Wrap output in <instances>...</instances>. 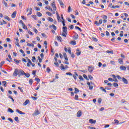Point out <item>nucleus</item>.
I'll return each instance as SVG.
<instances>
[{"mask_svg":"<svg viewBox=\"0 0 129 129\" xmlns=\"http://www.w3.org/2000/svg\"><path fill=\"white\" fill-rule=\"evenodd\" d=\"M13 76L17 77L18 75L19 77V69H16L15 70L13 74Z\"/></svg>","mask_w":129,"mask_h":129,"instance_id":"nucleus-1","label":"nucleus"},{"mask_svg":"<svg viewBox=\"0 0 129 129\" xmlns=\"http://www.w3.org/2000/svg\"><path fill=\"white\" fill-rule=\"evenodd\" d=\"M88 70L90 72V73H92V72H93V70H94V67H92V66H90L88 67Z\"/></svg>","mask_w":129,"mask_h":129,"instance_id":"nucleus-2","label":"nucleus"},{"mask_svg":"<svg viewBox=\"0 0 129 129\" xmlns=\"http://www.w3.org/2000/svg\"><path fill=\"white\" fill-rule=\"evenodd\" d=\"M51 7L53 9V11H57V8L56 7V5L55 4V2H53L51 4Z\"/></svg>","mask_w":129,"mask_h":129,"instance_id":"nucleus-3","label":"nucleus"},{"mask_svg":"<svg viewBox=\"0 0 129 129\" xmlns=\"http://www.w3.org/2000/svg\"><path fill=\"white\" fill-rule=\"evenodd\" d=\"M19 77H21V75H24L25 74V72L22 70H19Z\"/></svg>","mask_w":129,"mask_h":129,"instance_id":"nucleus-4","label":"nucleus"},{"mask_svg":"<svg viewBox=\"0 0 129 129\" xmlns=\"http://www.w3.org/2000/svg\"><path fill=\"white\" fill-rule=\"evenodd\" d=\"M81 115H82V112L81 111V110L78 111L77 113V117H80Z\"/></svg>","mask_w":129,"mask_h":129,"instance_id":"nucleus-5","label":"nucleus"},{"mask_svg":"<svg viewBox=\"0 0 129 129\" xmlns=\"http://www.w3.org/2000/svg\"><path fill=\"white\" fill-rule=\"evenodd\" d=\"M122 81L124 83V84H127L128 83L127 80L125 78L122 77Z\"/></svg>","mask_w":129,"mask_h":129,"instance_id":"nucleus-6","label":"nucleus"},{"mask_svg":"<svg viewBox=\"0 0 129 129\" xmlns=\"http://www.w3.org/2000/svg\"><path fill=\"white\" fill-rule=\"evenodd\" d=\"M119 69L122 71H125V70H126V68L123 66H121L119 67Z\"/></svg>","mask_w":129,"mask_h":129,"instance_id":"nucleus-7","label":"nucleus"},{"mask_svg":"<svg viewBox=\"0 0 129 129\" xmlns=\"http://www.w3.org/2000/svg\"><path fill=\"white\" fill-rule=\"evenodd\" d=\"M89 122H90V123L92 124L93 123H96V120H94L92 119H89Z\"/></svg>","mask_w":129,"mask_h":129,"instance_id":"nucleus-8","label":"nucleus"},{"mask_svg":"<svg viewBox=\"0 0 129 129\" xmlns=\"http://www.w3.org/2000/svg\"><path fill=\"white\" fill-rule=\"evenodd\" d=\"M80 51V50L79 48H77V49H76V51H77V52H76L77 56H80V54H81V51Z\"/></svg>","mask_w":129,"mask_h":129,"instance_id":"nucleus-9","label":"nucleus"},{"mask_svg":"<svg viewBox=\"0 0 129 129\" xmlns=\"http://www.w3.org/2000/svg\"><path fill=\"white\" fill-rule=\"evenodd\" d=\"M112 77L115 79V80H113L112 81H115V82H118V81H117V79H116V76H115V75H112Z\"/></svg>","mask_w":129,"mask_h":129,"instance_id":"nucleus-10","label":"nucleus"},{"mask_svg":"<svg viewBox=\"0 0 129 129\" xmlns=\"http://www.w3.org/2000/svg\"><path fill=\"white\" fill-rule=\"evenodd\" d=\"M62 30H63V33H64L65 34H67V27H62Z\"/></svg>","mask_w":129,"mask_h":129,"instance_id":"nucleus-11","label":"nucleus"},{"mask_svg":"<svg viewBox=\"0 0 129 129\" xmlns=\"http://www.w3.org/2000/svg\"><path fill=\"white\" fill-rule=\"evenodd\" d=\"M16 15H17V11H15V12L12 14V18H13V19H15V18H16Z\"/></svg>","mask_w":129,"mask_h":129,"instance_id":"nucleus-12","label":"nucleus"},{"mask_svg":"<svg viewBox=\"0 0 129 129\" xmlns=\"http://www.w3.org/2000/svg\"><path fill=\"white\" fill-rule=\"evenodd\" d=\"M16 112H18L20 114H25V113L24 112H23L22 111H20V110H19V109H16Z\"/></svg>","mask_w":129,"mask_h":129,"instance_id":"nucleus-13","label":"nucleus"},{"mask_svg":"<svg viewBox=\"0 0 129 129\" xmlns=\"http://www.w3.org/2000/svg\"><path fill=\"white\" fill-rule=\"evenodd\" d=\"M49 28H53V30H54L55 31L57 30V27L54 25H50Z\"/></svg>","mask_w":129,"mask_h":129,"instance_id":"nucleus-14","label":"nucleus"},{"mask_svg":"<svg viewBox=\"0 0 129 129\" xmlns=\"http://www.w3.org/2000/svg\"><path fill=\"white\" fill-rule=\"evenodd\" d=\"M38 114H40V112L39 111L36 110V111H35L34 113L33 114V115L36 116L37 115H38Z\"/></svg>","mask_w":129,"mask_h":129,"instance_id":"nucleus-15","label":"nucleus"},{"mask_svg":"<svg viewBox=\"0 0 129 129\" xmlns=\"http://www.w3.org/2000/svg\"><path fill=\"white\" fill-rule=\"evenodd\" d=\"M28 103H30V100H26L25 102L23 103V105H24V106H26V105H27Z\"/></svg>","mask_w":129,"mask_h":129,"instance_id":"nucleus-16","label":"nucleus"},{"mask_svg":"<svg viewBox=\"0 0 129 129\" xmlns=\"http://www.w3.org/2000/svg\"><path fill=\"white\" fill-rule=\"evenodd\" d=\"M77 76H78V74H77L76 72H75V75H73V77L75 80L77 79Z\"/></svg>","mask_w":129,"mask_h":129,"instance_id":"nucleus-17","label":"nucleus"},{"mask_svg":"<svg viewBox=\"0 0 129 129\" xmlns=\"http://www.w3.org/2000/svg\"><path fill=\"white\" fill-rule=\"evenodd\" d=\"M118 61L119 64H123V60H122V59L119 58L118 59Z\"/></svg>","mask_w":129,"mask_h":129,"instance_id":"nucleus-18","label":"nucleus"},{"mask_svg":"<svg viewBox=\"0 0 129 129\" xmlns=\"http://www.w3.org/2000/svg\"><path fill=\"white\" fill-rule=\"evenodd\" d=\"M2 3L4 5L6 8H8V3H7L5 1V0H3L2 1Z\"/></svg>","mask_w":129,"mask_h":129,"instance_id":"nucleus-19","label":"nucleus"},{"mask_svg":"<svg viewBox=\"0 0 129 129\" xmlns=\"http://www.w3.org/2000/svg\"><path fill=\"white\" fill-rule=\"evenodd\" d=\"M32 11H33V10L31 8H30L29 9V14H27V16H30V15H32Z\"/></svg>","mask_w":129,"mask_h":129,"instance_id":"nucleus-20","label":"nucleus"},{"mask_svg":"<svg viewBox=\"0 0 129 129\" xmlns=\"http://www.w3.org/2000/svg\"><path fill=\"white\" fill-rule=\"evenodd\" d=\"M46 15H48V16H49V17H52V13H51L49 12H46Z\"/></svg>","mask_w":129,"mask_h":129,"instance_id":"nucleus-21","label":"nucleus"},{"mask_svg":"<svg viewBox=\"0 0 129 129\" xmlns=\"http://www.w3.org/2000/svg\"><path fill=\"white\" fill-rule=\"evenodd\" d=\"M76 35L74 36V40H77V39H78V34L77 33H75Z\"/></svg>","mask_w":129,"mask_h":129,"instance_id":"nucleus-22","label":"nucleus"},{"mask_svg":"<svg viewBox=\"0 0 129 129\" xmlns=\"http://www.w3.org/2000/svg\"><path fill=\"white\" fill-rule=\"evenodd\" d=\"M47 10H49V11H50L51 12H53V9H52V8H51V7H50V6H48L45 7Z\"/></svg>","mask_w":129,"mask_h":129,"instance_id":"nucleus-23","label":"nucleus"},{"mask_svg":"<svg viewBox=\"0 0 129 129\" xmlns=\"http://www.w3.org/2000/svg\"><path fill=\"white\" fill-rule=\"evenodd\" d=\"M71 44L72 45H73V46H74V45H76V41H71Z\"/></svg>","mask_w":129,"mask_h":129,"instance_id":"nucleus-24","label":"nucleus"},{"mask_svg":"<svg viewBox=\"0 0 129 129\" xmlns=\"http://www.w3.org/2000/svg\"><path fill=\"white\" fill-rule=\"evenodd\" d=\"M79 92V90L77 89V88H75V92L74 93L76 94V93Z\"/></svg>","mask_w":129,"mask_h":129,"instance_id":"nucleus-25","label":"nucleus"},{"mask_svg":"<svg viewBox=\"0 0 129 129\" xmlns=\"http://www.w3.org/2000/svg\"><path fill=\"white\" fill-rule=\"evenodd\" d=\"M57 19L58 22H62V20H61L59 15H57Z\"/></svg>","mask_w":129,"mask_h":129,"instance_id":"nucleus-26","label":"nucleus"},{"mask_svg":"<svg viewBox=\"0 0 129 129\" xmlns=\"http://www.w3.org/2000/svg\"><path fill=\"white\" fill-rule=\"evenodd\" d=\"M8 111L9 112H11V113H13L14 112V110H13V109H11V108H8Z\"/></svg>","mask_w":129,"mask_h":129,"instance_id":"nucleus-27","label":"nucleus"},{"mask_svg":"<svg viewBox=\"0 0 129 129\" xmlns=\"http://www.w3.org/2000/svg\"><path fill=\"white\" fill-rule=\"evenodd\" d=\"M113 85L114 87H116V88L118 87V84H117V83H114L113 84Z\"/></svg>","mask_w":129,"mask_h":129,"instance_id":"nucleus-28","label":"nucleus"},{"mask_svg":"<svg viewBox=\"0 0 129 129\" xmlns=\"http://www.w3.org/2000/svg\"><path fill=\"white\" fill-rule=\"evenodd\" d=\"M24 75H25V76L27 77V78H29V77H30V74L29 73L26 74L24 73Z\"/></svg>","mask_w":129,"mask_h":129,"instance_id":"nucleus-29","label":"nucleus"},{"mask_svg":"<svg viewBox=\"0 0 129 129\" xmlns=\"http://www.w3.org/2000/svg\"><path fill=\"white\" fill-rule=\"evenodd\" d=\"M2 83H3V84H4V86H5V87H7V82L6 81H3Z\"/></svg>","mask_w":129,"mask_h":129,"instance_id":"nucleus-30","label":"nucleus"},{"mask_svg":"<svg viewBox=\"0 0 129 129\" xmlns=\"http://www.w3.org/2000/svg\"><path fill=\"white\" fill-rule=\"evenodd\" d=\"M61 70H65V67H64L63 64H61Z\"/></svg>","mask_w":129,"mask_h":129,"instance_id":"nucleus-31","label":"nucleus"},{"mask_svg":"<svg viewBox=\"0 0 129 129\" xmlns=\"http://www.w3.org/2000/svg\"><path fill=\"white\" fill-rule=\"evenodd\" d=\"M59 2L60 6H64V4H63V2H62V0H58Z\"/></svg>","mask_w":129,"mask_h":129,"instance_id":"nucleus-32","label":"nucleus"},{"mask_svg":"<svg viewBox=\"0 0 129 129\" xmlns=\"http://www.w3.org/2000/svg\"><path fill=\"white\" fill-rule=\"evenodd\" d=\"M75 29L79 30V31H80V32H82L81 28H79L78 26H75Z\"/></svg>","mask_w":129,"mask_h":129,"instance_id":"nucleus-33","label":"nucleus"},{"mask_svg":"<svg viewBox=\"0 0 129 129\" xmlns=\"http://www.w3.org/2000/svg\"><path fill=\"white\" fill-rule=\"evenodd\" d=\"M5 63V61H2L1 63H0V68H2V66H3V65H4Z\"/></svg>","mask_w":129,"mask_h":129,"instance_id":"nucleus-34","label":"nucleus"},{"mask_svg":"<svg viewBox=\"0 0 129 129\" xmlns=\"http://www.w3.org/2000/svg\"><path fill=\"white\" fill-rule=\"evenodd\" d=\"M114 121L115 122L114 123H117V124H119V121L117 119H114Z\"/></svg>","mask_w":129,"mask_h":129,"instance_id":"nucleus-35","label":"nucleus"},{"mask_svg":"<svg viewBox=\"0 0 129 129\" xmlns=\"http://www.w3.org/2000/svg\"><path fill=\"white\" fill-rule=\"evenodd\" d=\"M27 46H28V47H34V44H30V43H27Z\"/></svg>","mask_w":129,"mask_h":129,"instance_id":"nucleus-36","label":"nucleus"},{"mask_svg":"<svg viewBox=\"0 0 129 129\" xmlns=\"http://www.w3.org/2000/svg\"><path fill=\"white\" fill-rule=\"evenodd\" d=\"M37 58H38L40 63H42V60H43V59H41V57H40L39 56H38Z\"/></svg>","mask_w":129,"mask_h":129,"instance_id":"nucleus-37","label":"nucleus"},{"mask_svg":"<svg viewBox=\"0 0 129 129\" xmlns=\"http://www.w3.org/2000/svg\"><path fill=\"white\" fill-rule=\"evenodd\" d=\"M88 78L89 79H90V80H92V79H93V77L90 75H88Z\"/></svg>","mask_w":129,"mask_h":129,"instance_id":"nucleus-38","label":"nucleus"},{"mask_svg":"<svg viewBox=\"0 0 129 129\" xmlns=\"http://www.w3.org/2000/svg\"><path fill=\"white\" fill-rule=\"evenodd\" d=\"M37 15L38 17H42V14H41V13H40L39 12H37Z\"/></svg>","mask_w":129,"mask_h":129,"instance_id":"nucleus-39","label":"nucleus"},{"mask_svg":"<svg viewBox=\"0 0 129 129\" xmlns=\"http://www.w3.org/2000/svg\"><path fill=\"white\" fill-rule=\"evenodd\" d=\"M48 20L49 21V22H53L54 20L52 19L51 17H48Z\"/></svg>","mask_w":129,"mask_h":129,"instance_id":"nucleus-40","label":"nucleus"},{"mask_svg":"<svg viewBox=\"0 0 129 129\" xmlns=\"http://www.w3.org/2000/svg\"><path fill=\"white\" fill-rule=\"evenodd\" d=\"M100 89H101L102 91L104 92H106V90H105V89H104L102 87H100Z\"/></svg>","mask_w":129,"mask_h":129,"instance_id":"nucleus-41","label":"nucleus"},{"mask_svg":"<svg viewBox=\"0 0 129 129\" xmlns=\"http://www.w3.org/2000/svg\"><path fill=\"white\" fill-rule=\"evenodd\" d=\"M29 84L30 85H32L33 84V79H31L29 80Z\"/></svg>","mask_w":129,"mask_h":129,"instance_id":"nucleus-42","label":"nucleus"},{"mask_svg":"<svg viewBox=\"0 0 129 129\" xmlns=\"http://www.w3.org/2000/svg\"><path fill=\"white\" fill-rule=\"evenodd\" d=\"M83 76L84 78H85V79H86L87 80H89L88 79V78H87V76H86V75H83Z\"/></svg>","mask_w":129,"mask_h":129,"instance_id":"nucleus-43","label":"nucleus"},{"mask_svg":"<svg viewBox=\"0 0 129 129\" xmlns=\"http://www.w3.org/2000/svg\"><path fill=\"white\" fill-rule=\"evenodd\" d=\"M92 39L93 40V41H94V42H97L98 40H97V38H95V37H92Z\"/></svg>","mask_w":129,"mask_h":129,"instance_id":"nucleus-44","label":"nucleus"},{"mask_svg":"<svg viewBox=\"0 0 129 129\" xmlns=\"http://www.w3.org/2000/svg\"><path fill=\"white\" fill-rule=\"evenodd\" d=\"M8 120L10 121V122H12V123L14 122V121H13V119L11 118H8Z\"/></svg>","mask_w":129,"mask_h":129,"instance_id":"nucleus-45","label":"nucleus"},{"mask_svg":"<svg viewBox=\"0 0 129 129\" xmlns=\"http://www.w3.org/2000/svg\"><path fill=\"white\" fill-rule=\"evenodd\" d=\"M117 78L118 80H122V78H121L120 76H117Z\"/></svg>","mask_w":129,"mask_h":129,"instance_id":"nucleus-46","label":"nucleus"},{"mask_svg":"<svg viewBox=\"0 0 129 129\" xmlns=\"http://www.w3.org/2000/svg\"><path fill=\"white\" fill-rule=\"evenodd\" d=\"M9 98H10V99H12V101H13V102H15V100H14V98L12 97V96H9Z\"/></svg>","mask_w":129,"mask_h":129,"instance_id":"nucleus-47","label":"nucleus"},{"mask_svg":"<svg viewBox=\"0 0 129 129\" xmlns=\"http://www.w3.org/2000/svg\"><path fill=\"white\" fill-rule=\"evenodd\" d=\"M89 89H90V90H92V89H93V86H91V85H90L89 87Z\"/></svg>","mask_w":129,"mask_h":129,"instance_id":"nucleus-48","label":"nucleus"},{"mask_svg":"<svg viewBox=\"0 0 129 129\" xmlns=\"http://www.w3.org/2000/svg\"><path fill=\"white\" fill-rule=\"evenodd\" d=\"M106 53H110V54H113V51H109V50H107Z\"/></svg>","mask_w":129,"mask_h":129,"instance_id":"nucleus-49","label":"nucleus"},{"mask_svg":"<svg viewBox=\"0 0 129 129\" xmlns=\"http://www.w3.org/2000/svg\"><path fill=\"white\" fill-rule=\"evenodd\" d=\"M110 64H112V65H115V62L113 60L110 61Z\"/></svg>","mask_w":129,"mask_h":129,"instance_id":"nucleus-50","label":"nucleus"},{"mask_svg":"<svg viewBox=\"0 0 129 129\" xmlns=\"http://www.w3.org/2000/svg\"><path fill=\"white\" fill-rule=\"evenodd\" d=\"M74 99H75V100H78V95H75Z\"/></svg>","mask_w":129,"mask_h":129,"instance_id":"nucleus-51","label":"nucleus"},{"mask_svg":"<svg viewBox=\"0 0 129 129\" xmlns=\"http://www.w3.org/2000/svg\"><path fill=\"white\" fill-rule=\"evenodd\" d=\"M79 78L81 81H83V78L81 76H79Z\"/></svg>","mask_w":129,"mask_h":129,"instance_id":"nucleus-52","label":"nucleus"},{"mask_svg":"<svg viewBox=\"0 0 129 129\" xmlns=\"http://www.w3.org/2000/svg\"><path fill=\"white\" fill-rule=\"evenodd\" d=\"M28 34H29V35H31V36L34 35V33L33 32H32L31 31H28Z\"/></svg>","mask_w":129,"mask_h":129,"instance_id":"nucleus-53","label":"nucleus"},{"mask_svg":"<svg viewBox=\"0 0 129 129\" xmlns=\"http://www.w3.org/2000/svg\"><path fill=\"white\" fill-rule=\"evenodd\" d=\"M66 74V75H69L70 76H73L72 74L70 72L67 73Z\"/></svg>","mask_w":129,"mask_h":129,"instance_id":"nucleus-54","label":"nucleus"},{"mask_svg":"<svg viewBox=\"0 0 129 129\" xmlns=\"http://www.w3.org/2000/svg\"><path fill=\"white\" fill-rule=\"evenodd\" d=\"M14 119L16 121H19V117L18 116L15 117Z\"/></svg>","mask_w":129,"mask_h":129,"instance_id":"nucleus-55","label":"nucleus"},{"mask_svg":"<svg viewBox=\"0 0 129 129\" xmlns=\"http://www.w3.org/2000/svg\"><path fill=\"white\" fill-rule=\"evenodd\" d=\"M35 80L37 81V82H40V81H41V80H40V79L37 78H35Z\"/></svg>","mask_w":129,"mask_h":129,"instance_id":"nucleus-56","label":"nucleus"},{"mask_svg":"<svg viewBox=\"0 0 129 129\" xmlns=\"http://www.w3.org/2000/svg\"><path fill=\"white\" fill-rule=\"evenodd\" d=\"M32 17L33 19H34V20H37V16H36V15H32Z\"/></svg>","mask_w":129,"mask_h":129,"instance_id":"nucleus-57","label":"nucleus"},{"mask_svg":"<svg viewBox=\"0 0 129 129\" xmlns=\"http://www.w3.org/2000/svg\"><path fill=\"white\" fill-rule=\"evenodd\" d=\"M36 72H37V71H33V72H32L33 75H34V76H36Z\"/></svg>","mask_w":129,"mask_h":129,"instance_id":"nucleus-58","label":"nucleus"},{"mask_svg":"<svg viewBox=\"0 0 129 129\" xmlns=\"http://www.w3.org/2000/svg\"><path fill=\"white\" fill-rule=\"evenodd\" d=\"M101 101H102L101 98H99V99H98V103H101Z\"/></svg>","mask_w":129,"mask_h":129,"instance_id":"nucleus-59","label":"nucleus"},{"mask_svg":"<svg viewBox=\"0 0 129 129\" xmlns=\"http://www.w3.org/2000/svg\"><path fill=\"white\" fill-rule=\"evenodd\" d=\"M36 60V57L35 56H33L32 57V61L35 63V60Z\"/></svg>","mask_w":129,"mask_h":129,"instance_id":"nucleus-60","label":"nucleus"},{"mask_svg":"<svg viewBox=\"0 0 129 129\" xmlns=\"http://www.w3.org/2000/svg\"><path fill=\"white\" fill-rule=\"evenodd\" d=\"M35 10H36V11H40V8H38V7H35Z\"/></svg>","mask_w":129,"mask_h":129,"instance_id":"nucleus-61","label":"nucleus"},{"mask_svg":"<svg viewBox=\"0 0 129 129\" xmlns=\"http://www.w3.org/2000/svg\"><path fill=\"white\" fill-rule=\"evenodd\" d=\"M102 18L103 19H105L106 20V19H107V16L104 15V16H102Z\"/></svg>","mask_w":129,"mask_h":129,"instance_id":"nucleus-62","label":"nucleus"},{"mask_svg":"<svg viewBox=\"0 0 129 129\" xmlns=\"http://www.w3.org/2000/svg\"><path fill=\"white\" fill-rule=\"evenodd\" d=\"M88 128H90V129H96L95 127L90 126H88Z\"/></svg>","mask_w":129,"mask_h":129,"instance_id":"nucleus-63","label":"nucleus"},{"mask_svg":"<svg viewBox=\"0 0 129 129\" xmlns=\"http://www.w3.org/2000/svg\"><path fill=\"white\" fill-rule=\"evenodd\" d=\"M95 25H97V26H99L100 25V24L97 21H95Z\"/></svg>","mask_w":129,"mask_h":129,"instance_id":"nucleus-64","label":"nucleus"}]
</instances>
